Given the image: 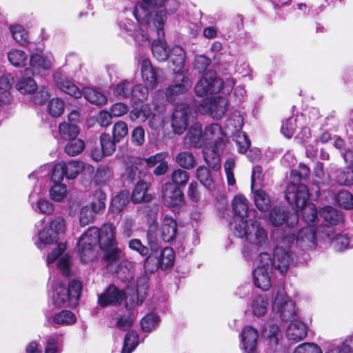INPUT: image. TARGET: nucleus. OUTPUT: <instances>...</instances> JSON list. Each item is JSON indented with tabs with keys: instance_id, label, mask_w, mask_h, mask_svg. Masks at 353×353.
<instances>
[{
	"instance_id": "53",
	"label": "nucleus",
	"mask_w": 353,
	"mask_h": 353,
	"mask_svg": "<svg viewBox=\"0 0 353 353\" xmlns=\"http://www.w3.org/2000/svg\"><path fill=\"white\" fill-rule=\"evenodd\" d=\"M221 128L217 123H213L207 126L203 132L205 140H209L211 143H218L221 140Z\"/></svg>"
},
{
	"instance_id": "21",
	"label": "nucleus",
	"mask_w": 353,
	"mask_h": 353,
	"mask_svg": "<svg viewBox=\"0 0 353 353\" xmlns=\"http://www.w3.org/2000/svg\"><path fill=\"white\" fill-rule=\"evenodd\" d=\"M319 232H322L330 241L335 250L341 251L348 248L347 234H336L330 226L324 227L322 230L319 229Z\"/></svg>"
},
{
	"instance_id": "18",
	"label": "nucleus",
	"mask_w": 353,
	"mask_h": 353,
	"mask_svg": "<svg viewBox=\"0 0 353 353\" xmlns=\"http://www.w3.org/2000/svg\"><path fill=\"white\" fill-rule=\"evenodd\" d=\"M296 244L304 252L314 248L316 245V230L312 227L301 228L296 235Z\"/></svg>"
},
{
	"instance_id": "50",
	"label": "nucleus",
	"mask_w": 353,
	"mask_h": 353,
	"mask_svg": "<svg viewBox=\"0 0 353 353\" xmlns=\"http://www.w3.org/2000/svg\"><path fill=\"white\" fill-rule=\"evenodd\" d=\"M106 194L101 190H96L92 202L91 209L96 213H101L105 208Z\"/></svg>"
},
{
	"instance_id": "63",
	"label": "nucleus",
	"mask_w": 353,
	"mask_h": 353,
	"mask_svg": "<svg viewBox=\"0 0 353 353\" xmlns=\"http://www.w3.org/2000/svg\"><path fill=\"white\" fill-rule=\"evenodd\" d=\"M255 264V268L272 270L273 266V260H272L271 256L269 253L263 252L258 254Z\"/></svg>"
},
{
	"instance_id": "39",
	"label": "nucleus",
	"mask_w": 353,
	"mask_h": 353,
	"mask_svg": "<svg viewBox=\"0 0 353 353\" xmlns=\"http://www.w3.org/2000/svg\"><path fill=\"white\" fill-rule=\"evenodd\" d=\"M268 305V300L264 296H256L250 303L253 315L256 316L264 315L267 312Z\"/></svg>"
},
{
	"instance_id": "28",
	"label": "nucleus",
	"mask_w": 353,
	"mask_h": 353,
	"mask_svg": "<svg viewBox=\"0 0 353 353\" xmlns=\"http://www.w3.org/2000/svg\"><path fill=\"white\" fill-rule=\"evenodd\" d=\"M263 335L268 341L270 347L273 351L279 350V339L281 336L279 327L276 324L270 323L267 325L263 332Z\"/></svg>"
},
{
	"instance_id": "48",
	"label": "nucleus",
	"mask_w": 353,
	"mask_h": 353,
	"mask_svg": "<svg viewBox=\"0 0 353 353\" xmlns=\"http://www.w3.org/2000/svg\"><path fill=\"white\" fill-rule=\"evenodd\" d=\"M132 88V82L123 80L116 85L113 90V94L118 99H125L130 96Z\"/></svg>"
},
{
	"instance_id": "3",
	"label": "nucleus",
	"mask_w": 353,
	"mask_h": 353,
	"mask_svg": "<svg viewBox=\"0 0 353 353\" xmlns=\"http://www.w3.org/2000/svg\"><path fill=\"white\" fill-rule=\"evenodd\" d=\"M233 234L239 237L245 238L250 244L263 248L266 246L268 240V232L262 224L254 220L243 221L236 220L230 224Z\"/></svg>"
},
{
	"instance_id": "60",
	"label": "nucleus",
	"mask_w": 353,
	"mask_h": 353,
	"mask_svg": "<svg viewBox=\"0 0 353 353\" xmlns=\"http://www.w3.org/2000/svg\"><path fill=\"white\" fill-rule=\"evenodd\" d=\"M65 108L64 101L60 99H52L48 105V112L53 117L61 116Z\"/></svg>"
},
{
	"instance_id": "26",
	"label": "nucleus",
	"mask_w": 353,
	"mask_h": 353,
	"mask_svg": "<svg viewBox=\"0 0 353 353\" xmlns=\"http://www.w3.org/2000/svg\"><path fill=\"white\" fill-rule=\"evenodd\" d=\"M30 66L33 72L49 70L53 63V57L43 54L34 53L30 57Z\"/></svg>"
},
{
	"instance_id": "56",
	"label": "nucleus",
	"mask_w": 353,
	"mask_h": 353,
	"mask_svg": "<svg viewBox=\"0 0 353 353\" xmlns=\"http://www.w3.org/2000/svg\"><path fill=\"white\" fill-rule=\"evenodd\" d=\"M50 197L55 202H61L67 194V187L62 183H54L49 190Z\"/></svg>"
},
{
	"instance_id": "8",
	"label": "nucleus",
	"mask_w": 353,
	"mask_h": 353,
	"mask_svg": "<svg viewBox=\"0 0 353 353\" xmlns=\"http://www.w3.org/2000/svg\"><path fill=\"white\" fill-rule=\"evenodd\" d=\"M99 229L90 227L81 236L78 241V249L82 261L86 262L94 256L93 250L99 246Z\"/></svg>"
},
{
	"instance_id": "14",
	"label": "nucleus",
	"mask_w": 353,
	"mask_h": 353,
	"mask_svg": "<svg viewBox=\"0 0 353 353\" xmlns=\"http://www.w3.org/2000/svg\"><path fill=\"white\" fill-rule=\"evenodd\" d=\"M269 221L275 227L285 223L288 228H293L298 223L299 215L284 206H274L269 213Z\"/></svg>"
},
{
	"instance_id": "44",
	"label": "nucleus",
	"mask_w": 353,
	"mask_h": 353,
	"mask_svg": "<svg viewBox=\"0 0 353 353\" xmlns=\"http://www.w3.org/2000/svg\"><path fill=\"white\" fill-rule=\"evenodd\" d=\"M303 119V116H297L296 118L290 117L283 122L281 132L288 139H290L298 127V123Z\"/></svg>"
},
{
	"instance_id": "62",
	"label": "nucleus",
	"mask_w": 353,
	"mask_h": 353,
	"mask_svg": "<svg viewBox=\"0 0 353 353\" xmlns=\"http://www.w3.org/2000/svg\"><path fill=\"white\" fill-rule=\"evenodd\" d=\"M13 39L20 45H25L28 42V33L26 30L19 25L12 26L10 28Z\"/></svg>"
},
{
	"instance_id": "35",
	"label": "nucleus",
	"mask_w": 353,
	"mask_h": 353,
	"mask_svg": "<svg viewBox=\"0 0 353 353\" xmlns=\"http://www.w3.org/2000/svg\"><path fill=\"white\" fill-rule=\"evenodd\" d=\"M175 161L181 168L185 170H191L197 164L196 159L192 153L187 151L177 154Z\"/></svg>"
},
{
	"instance_id": "27",
	"label": "nucleus",
	"mask_w": 353,
	"mask_h": 353,
	"mask_svg": "<svg viewBox=\"0 0 353 353\" xmlns=\"http://www.w3.org/2000/svg\"><path fill=\"white\" fill-rule=\"evenodd\" d=\"M177 223L172 217L165 216L160 228V236L164 242H170L176 236Z\"/></svg>"
},
{
	"instance_id": "12",
	"label": "nucleus",
	"mask_w": 353,
	"mask_h": 353,
	"mask_svg": "<svg viewBox=\"0 0 353 353\" xmlns=\"http://www.w3.org/2000/svg\"><path fill=\"white\" fill-rule=\"evenodd\" d=\"M192 85V81L187 72H176L172 84L165 90V97L168 101H173L176 97L188 92Z\"/></svg>"
},
{
	"instance_id": "55",
	"label": "nucleus",
	"mask_w": 353,
	"mask_h": 353,
	"mask_svg": "<svg viewBox=\"0 0 353 353\" xmlns=\"http://www.w3.org/2000/svg\"><path fill=\"white\" fill-rule=\"evenodd\" d=\"M39 241L37 242L38 248L43 249V247L48 244H51L53 242H57L56 235L53 232H50V230L45 228L41 230L38 234Z\"/></svg>"
},
{
	"instance_id": "43",
	"label": "nucleus",
	"mask_w": 353,
	"mask_h": 353,
	"mask_svg": "<svg viewBox=\"0 0 353 353\" xmlns=\"http://www.w3.org/2000/svg\"><path fill=\"white\" fill-rule=\"evenodd\" d=\"M148 185L143 181H138L132 194V201L134 203H139L144 201L150 200L146 194Z\"/></svg>"
},
{
	"instance_id": "59",
	"label": "nucleus",
	"mask_w": 353,
	"mask_h": 353,
	"mask_svg": "<svg viewBox=\"0 0 353 353\" xmlns=\"http://www.w3.org/2000/svg\"><path fill=\"white\" fill-rule=\"evenodd\" d=\"M149 88H148L146 85H143L141 84H139L134 85L132 83V88L130 97L134 101V102L143 101L148 97Z\"/></svg>"
},
{
	"instance_id": "36",
	"label": "nucleus",
	"mask_w": 353,
	"mask_h": 353,
	"mask_svg": "<svg viewBox=\"0 0 353 353\" xmlns=\"http://www.w3.org/2000/svg\"><path fill=\"white\" fill-rule=\"evenodd\" d=\"M86 100L97 105H103L107 103L106 96L100 91L91 88H86L83 91Z\"/></svg>"
},
{
	"instance_id": "33",
	"label": "nucleus",
	"mask_w": 353,
	"mask_h": 353,
	"mask_svg": "<svg viewBox=\"0 0 353 353\" xmlns=\"http://www.w3.org/2000/svg\"><path fill=\"white\" fill-rule=\"evenodd\" d=\"M251 190L253 201L256 208L261 212L268 211L271 204L269 195L261 188Z\"/></svg>"
},
{
	"instance_id": "34",
	"label": "nucleus",
	"mask_w": 353,
	"mask_h": 353,
	"mask_svg": "<svg viewBox=\"0 0 353 353\" xmlns=\"http://www.w3.org/2000/svg\"><path fill=\"white\" fill-rule=\"evenodd\" d=\"M319 213L324 221L332 225L340 224L344 219L343 213L332 206H325Z\"/></svg>"
},
{
	"instance_id": "11",
	"label": "nucleus",
	"mask_w": 353,
	"mask_h": 353,
	"mask_svg": "<svg viewBox=\"0 0 353 353\" xmlns=\"http://www.w3.org/2000/svg\"><path fill=\"white\" fill-rule=\"evenodd\" d=\"M136 19H137L136 18ZM140 24L139 30L137 29L136 24L132 20L125 19L119 21V26L121 34L123 37L133 36L134 40L139 45H145L149 43V26L148 23H141L137 20Z\"/></svg>"
},
{
	"instance_id": "4",
	"label": "nucleus",
	"mask_w": 353,
	"mask_h": 353,
	"mask_svg": "<svg viewBox=\"0 0 353 353\" xmlns=\"http://www.w3.org/2000/svg\"><path fill=\"white\" fill-rule=\"evenodd\" d=\"M81 284L77 280L71 281L68 285L56 281L52 285L50 294L52 303L57 307H75L79 301Z\"/></svg>"
},
{
	"instance_id": "41",
	"label": "nucleus",
	"mask_w": 353,
	"mask_h": 353,
	"mask_svg": "<svg viewBox=\"0 0 353 353\" xmlns=\"http://www.w3.org/2000/svg\"><path fill=\"white\" fill-rule=\"evenodd\" d=\"M203 158L207 165L213 170L217 171L221 168V160L215 148L210 150L204 148L203 150Z\"/></svg>"
},
{
	"instance_id": "24",
	"label": "nucleus",
	"mask_w": 353,
	"mask_h": 353,
	"mask_svg": "<svg viewBox=\"0 0 353 353\" xmlns=\"http://www.w3.org/2000/svg\"><path fill=\"white\" fill-rule=\"evenodd\" d=\"M232 205L236 215L232 222L236 220L246 221L245 219L248 217L249 211L248 200L243 195L239 194L233 199Z\"/></svg>"
},
{
	"instance_id": "51",
	"label": "nucleus",
	"mask_w": 353,
	"mask_h": 353,
	"mask_svg": "<svg viewBox=\"0 0 353 353\" xmlns=\"http://www.w3.org/2000/svg\"><path fill=\"white\" fill-rule=\"evenodd\" d=\"M190 174L189 173L183 169H176L171 174V180L172 184L178 188L185 187L189 181Z\"/></svg>"
},
{
	"instance_id": "32",
	"label": "nucleus",
	"mask_w": 353,
	"mask_h": 353,
	"mask_svg": "<svg viewBox=\"0 0 353 353\" xmlns=\"http://www.w3.org/2000/svg\"><path fill=\"white\" fill-rule=\"evenodd\" d=\"M205 139L202 132L201 124L199 123H194L185 136V139L194 148H201L203 145V140Z\"/></svg>"
},
{
	"instance_id": "64",
	"label": "nucleus",
	"mask_w": 353,
	"mask_h": 353,
	"mask_svg": "<svg viewBox=\"0 0 353 353\" xmlns=\"http://www.w3.org/2000/svg\"><path fill=\"white\" fill-rule=\"evenodd\" d=\"M327 353H353V336L345 339L336 347L329 350Z\"/></svg>"
},
{
	"instance_id": "47",
	"label": "nucleus",
	"mask_w": 353,
	"mask_h": 353,
	"mask_svg": "<svg viewBox=\"0 0 353 353\" xmlns=\"http://www.w3.org/2000/svg\"><path fill=\"white\" fill-rule=\"evenodd\" d=\"M85 148V143L80 139L74 138L67 143L65 146V152L71 157L79 154Z\"/></svg>"
},
{
	"instance_id": "57",
	"label": "nucleus",
	"mask_w": 353,
	"mask_h": 353,
	"mask_svg": "<svg viewBox=\"0 0 353 353\" xmlns=\"http://www.w3.org/2000/svg\"><path fill=\"white\" fill-rule=\"evenodd\" d=\"M63 343L61 335H55L47 339L44 353H59Z\"/></svg>"
},
{
	"instance_id": "30",
	"label": "nucleus",
	"mask_w": 353,
	"mask_h": 353,
	"mask_svg": "<svg viewBox=\"0 0 353 353\" xmlns=\"http://www.w3.org/2000/svg\"><path fill=\"white\" fill-rule=\"evenodd\" d=\"M272 270L267 269L254 268L253 279L255 286L262 290H268L271 286L270 273Z\"/></svg>"
},
{
	"instance_id": "16",
	"label": "nucleus",
	"mask_w": 353,
	"mask_h": 353,
	"mask_svg": "<svg viewBox=\"0 0 353 353\" xmlns=\"http://www.w3.org/2000/svg\"><path fill=\"white\" fill-rule=\"evenodd\" d=\"M194 117V112L186 104L178 105L172 117V126L175 134H181L187 129L188 123Z\"/></svg>"
},
{
	"instance_id": "22",
	"label": "nucleus",
	"mask_w": 353,
	"mask_h": 353,
	"mask_svg": "<svg viewBox=\"0 0 353 353\" xmlns=\"http://www.w3.org/2000/svg\"><path fill=\"white\" fill-rule=\"evenodd\" d=\"M46 317L47 323L55 327L73 324L77 321L75 315L69 310H62L51 316L46 314Z\"/></svg>"
},
{
	"instance_id": "23",
	"label": "nucleus",
	"mask_w": 353,
	"mask_h": 353,
	"mask_svg": "<svg viewBox=\"0 0 353 353\" xmlns=\"http://www.w3.org/2000/svg\"><path fill=\"white\" fill-rule=\"evenodd\" d=\"M242 348L247 353H252L256 347L258 332L252 327L245 326L241 334Z\"/></svg>"
},
{
	"instance_id": "52",
	"label": "nucleus",
	"mask_w": 353,
	"mask_h": 353,
	"mask_svg": "<svg viewBox=\"0 0 353 353\" xmlns=\"http://www.w3.org/2000/svg\"><path fill=\"white\" fill-rule=\"evenodd\" d=\"M8 58L12 65L21 67L26 65L27 55L21 50L13 49L8 52Z\"/></svg>"
},
{
	"instance_id": "13",
	"label": "nucleus",
	"mask_w": 353,
	"mask_h": 353,
	"mask_svg": "<svg viewBox=\"0 0 353 353\" xmlns=\"http://www.w3.org/2000/svg\"><path fill=\"white\" fill-rule=\"evenodd\" d=\"M273 308L280 314L283 321H290L296 315L294 303L288 299L283 289L278 290L273 303Z\"/></svg>"
},
{
	"instance_id": "42",
	"label": "nucleus",
	"mask_w": 353,
	"mask_h": 353,
	"mask_svg": "<svg viewBox=\"0 0 353 353\" xmlns=\"http://www.w3.org/2000/svg\"><path fill=\"white\" fill-rule=\"evenodd\" d=\"M128 203V194L125 192H121L112 198L110 211L114 213H119L125 208Z\"/></svg>"
},
{
	"instance_id": "5",
	"label": "nucleus",
	"mask_w": 353,
	"mask_h": 353,
	"mask_svg": "<svg viewBox=\"0 0 353 353\" xmlns=\"http://www.w3.org/2000/svg\"><path fill=\"white\" fill-rule=\"evenodd\" d=\"M99 247L104 252V257L108 262L117 261L121 253L116 239V226L112 223L103 224L99 229Z\"/></svg>"
},
{
	"instance_id": "6",
	"label": "nucleus",
	"mask_w": 353,
	"mask_h": 353,
	"mask_svg": "<svg viewBox=\"0 0 353 353\" xmlns=\"http://www.w3.org/2000/svg\"><path fill=\"white\" fill-rule=\"evenodd\" d=\"M294 239L293 233L286 234L274 250L273 267L281 274H285L294 264V257L288 248Z\"/></svg>"
},
{
	"instance_id": "9",
	"label": "nucleus",
	"mask_w": 353,
	"mask_h": 353,
	"mask_svg": "<svg viewBox=\"0 0 353 353\" xmlns=\"http://www.w3.org/2000/svg\"><path fill=\"white\" fill-rule=\"evenodd\" d=\"M223 86V81L214 70L206 71L194 87L195 94L199 97L219 92Z\"/></svg>"
},
{
	"instance_id": "49",
	"label": "nucleus",
	"mask_w": 353,
	"mask_h": 353,
	"mask_svg": "<svg viewBox=\"0 0 353 353\" xmlns=\"http://www.w3.org/2000/svg\"><path fill=\"white\" fill-rule=\"evenodd\" d=\"M17 89L23 94H30L37 88V83L32 77H23L16 85Z\"/></svg>"
},
{
	"instance_id": "25",
	"label": "nucleus",
	"mask_w": 353,
	"mask_h": 353,
	"mask_svg": "<svg viewBox=\"0 0 353 353\" xmlns=\"http://www.w3.org/2000/svg\"><path fill=\"white\" fill-rule=\"evenodd\" d=\"M307 336V328L305 325L297 320L292 321L286 330V337L289 341L299 342Z\"/></svg>"
},
{
	"instance_id": "15",
	"label": "nucleus",
	"mask_w": 353,
	"mask_h": 353,
	"mask_svg": "<svg viewBox=\"0 0 353 353\" xmlns=\"http://www.w3.org/2000/svg\"><path fill=\"white\" fill-rule=\"evenodd\" d=\"M228 105V100L224 97L205 99L199 103L198 110L201 114H208L219 119L225 114Z\"/></svg>"
},
{
	"instance_id": "2",
	"label": "nucleus",
	"mask_w": 353,
	"mask_h": 353,
	"mask_svg": "<svg viewBox=\"0 0 353 353\" xmlns=\"http://www.w3.org/2000/svg\"><path fill=\"white\" fill-rule=\"evenodd\" d=\"M285 198L290 204H294L301 212L302 219L308 225L316 222L317 210L315 205L308 203L309 191L304 184H289L285 191Z\"/></svg>"
},
{
	"instance_id": "20",
	"label": "nucleus",
	"mask_w": 353,
	"mask_h": 353,
	"mask_svg": "<svg viewBox=\"0 0 353 353\" xmlns=\"http://www.w3.org/2000/svg\"><path fill=\"white\" fill-rule=\"evenodd\" d=\"M125 297L124 290L117 288L114 285H110L103 293L99 296L98 301L100 305L107 306L110 304H119Z\"/></svg>"
},
{
	"instance_id": "19",
	"label": "nucleus",
	"mask_w": 353,
	"mask_h": 353,
	"mask_svg": "<svg viewBox=\"0 0 353 353\" xmlns=\"http://www.w3.org/2000/svg\"><path fill=\"white\" fill-rule=\"evenodd\" d=\"M142 79L148 88H154L157 85L158 69H155L149 59L142 58L138 61Z\"/></svg>"
},
{
	"instance_id": "7",
	"label": "nucleus",
	"mask_w": 353,
	"mask_h": 353,
	"mask_svg": "<svg viewBox=\"0 0 353 353\" xmlns=\"http://www.w3.org/2000/svg\"><path fill=\"white\" fill-rule=\"evenodd\" d=\"M149 38L154 39L152 43L151 50L154 57L159 61H165L168 59L170 50L167 48V43L164 39L163 19L161 15L156 19V21L148 23Z\"/></svg>"
},
{
	"instance_id": "17",
	"label": "nucleus",
	"mask_w": 353,
	"mask_h": 353,
	"mask_svg": "<svg viewBox=\"0 0 353 353\" xmlns=\"http://www.w3.org/2000/svg\"><path fill=\"white\" fill-rule=\"evenodd\" d=\"M163 202L165 205L172 208L182 204L183 193L181 189L172 183H166L161 190Z\"/></svg>"
},
{
	"instance_id": "1",
	"label": "nucleus",
	"mask_w": 353,
	"mask_h": 353,
	"mask_svg": "<svg viewBox=\"0 0 353 353\" xmlns=\"http://www.w3.org/2000/svg\"><path fill=\"white\" fill-rule=\"evenodd\" d=\"M179 6L178 0H143L135 5L133 14L141 23H152L165 12H174Z\"/></svg>"
},
{
	"instance_id": "29",
	"label": "nucleus",
	"mask_w": 353,
	"mask_h": 353,
	"mask_svg": "<svg viewBox=\"0 0 353 353\" xmlns=\"http://www.w3.org/2000/svg\"><path fill=\"white\" fill-rule=\"evenodd\" d=\"M170 62L174 66L173 71L182 72V68L184 66L186 54L184 50L179 46H174L170 50L168 54Z\"/></svg>"
},
{
	"instance_id": "40",
	"label": "nucleus",
	"mask_w": 353,
	"mask_h": 353,
	"mask_svg": "<svg viewBox=\"0 0 353 353\" xmlns=\"http://www.w3.org/2000/svg\"><path fill=\"white\" fill-rule=\"evenodd\" d=\"M335 180L339 185L350 186L353 185V168L348 166L335 172Z\"/></svg>"
},
{
	"instance_id": "58",
	"label": "nucleus",
	"mask_w": 353,
	"mask_h": 353,
	"mask_svg": "<svg viewBox=\"0 0 353 353\" xmlns=\"http://www.w3.org/2000/svg\"><path fill=\"white\" fill-rule=\"evenodd\" d=\"M337 204L346 210L353 209V196L347 190L340 191L336 198Z\"/></svg>"
},
{
	"instance_id": "31",
	"label": "nucleus",
	"mask_w": 353,
	"mask_h": 353,
	"mask_svg": "<svg viewBox=\"0 0 353 353\" xmlns=\"http://www.w3.org/2000/svg\"><path fill=\"white\" fill-rule=\"evenodd\" d=\"M54 81L59 88L65 93L74 97L75 99L81 97L83 92L76 85L65 77L55 75Z\"/></svg>"
},
{
	"instance_id": "61",
	"label": "nucleus",
	"mask_w": 353,
	"mask_h": 353,
	"mask_svg": "<svg viewBox=\"0 0 353 353\" xmlns=\"http://www.w3.org/2000/svg\"><path fill=\"white\" fill-rule=\"evenodd\" d=\"M128 134V128L125 122H117L112 128V137L115 141L119 142Z\"/></svg>"
},
{
	"instance_id": "54",
	"label": "nucleus",
	"mask_w": 353,
	"mask_h": 353,
	"mask_svg": "<svg viewBox=\"0 0 353 353\" xmlns=\"http://www.w3.org/2000/svg\"><path fill=\"white\" fill-rule=\"evenodd\" d=\"M159 322V316L154 313L147 314L141 321V329L144 332H150Z\"/></svg>"
},
{
	"instance_id": "38",
	"label": "nucleus",
	"mask_w": 353,
	"mask_h": 353,
	"mask_svg": "<svg viewBox=\"0 0 353 353\" xmlns=\"http://www.w3.org/2000/svg\"><path fill=\"white\" fill-rule=\"evenodd\" d=\"M79 133V127L74 123L63 122L59 125V134L65 140L76 138Z\"/></svg>"
},
{
	"instance_id": "10",
	"label": "nucleus",
	"mask_w": 353,
	"mask_h": 353,
	"mask_svg": "<svg viewBox=\"0 0 353 353\" xmlns=\"http://www.w3.org/2000/svg\"><path fill=\"white\" fill-rule=\"evenodd\" d=\"M175 259L172 248L167 247L158 252L150 253L145 259L144 268L146 270L154 272L159 268L165 270L173 265Z\"/></svg>"
},
{
	"instance_id": "37",
	"label": "nucleus",
	"mask_w": 353,
	"mask_h": 353,
	"mask_svg": "<svg viewBox=\"0 0 353 353\" xmlns=\"http://www.w3.org/2000/svg\"><path fill=\"white\" fill-rule=\"evenodd\" d=\"M143 340L144 339L139 341V335L135 331L132 330L128 332L125 336L121 353H132L139 343H142Z\"/></svg>"
},
{
	"instance_id": "45",
	"label": "nucleus",
	"mask_w": 353,
	"mask_h": 353,
	"mask_svg": "<svg viewBox=\"0 0 353 353\" xmlns=\"http://www.w3.org/2000/svg\"><path fill=\"white\" fill-rule=\"evenodd\" d=\"M66 179H75L83 169V163L77 161H70L68 163L62 162Z\"/></svg>"
},
{
	"instance_id": "46",
	"label": "nucleus",
	"mask_w": 353,
	"mask_h": 353,
	"mask_svg": "<svg viewBox=\"0 0 353 353\" xmlns=\"http://www.w3.org/2000/svg\"><path fill=\"white\" fill-rule=\"evenodd\" d=\"M114 139L110 137V134L103 133L100 136V144L103 154L105 156H110L116 150V143Z\"/></svg>"
}]
</instances>
